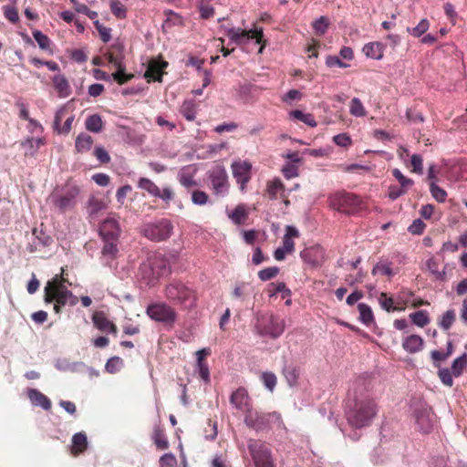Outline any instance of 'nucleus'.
Wrapping results in <instances>:
<instances>
[{"label":"nucleus","instance_id":"nucleus-49","mask_svg":"<svg viewBox=\"0 0 467 467\" xmlns=\"http://www.w3.org/2000/svg\"><path fill=\"white\" fill-rule=\"evenodd\" d=\"M111 78L119 84L124 85L134 78L133 74H128L125 72V67L121 69L116 70L112 73Z\"/></svg>","mask_w":467,"mask_h":467},{"label":"nucleus","instance_id":"nucleus-37","mask_svg":"<svg viewBox=\"0 0 467 467\" xmlns=\"http://www.w3.org/2000/svg\"><path fill=\"white\" fill-rule=\"evenodd\" d=\"M409 317L412 323L420 327H424L431 322L429 314L426 310H419L410 314Z\"/></svg>","mask_w":467,"mask_h":467},{"label":"nucleus","instance_id":"nucleus-27","mask_svg":"<svg viewBox=\"0 0 467 467\" xmlns=\"http://www.w3.org/2000/svg\"><path fill=\"white\" fill-rule=\"evenodd\" d=\"M249 210L244 203L238 204L234 210L228 213V217L232 220L234 223L236 225L244 224V222L248 219Z\"/></svg>","mask_w":467,"mask_h":467},{"label":"nucleus","instance_id":"nucleus-53","mask_svg":"<svg viewBox=\"0 0 467 467\" xmlns=\"http://www.w3.org/2000/svg\"><path fill=\"white\" fill-rule=\"evenodd\" d=\"M279 271L280 269L277 266L267 267L258 272V277L262 281H268L275 277Z\"/></svg>","mask_w":467,"mask_h":467},{"label":"nucleus","instance_id":"nucleus-1","mask_svg":"<svg viewBox=\"0 0 467 467\" xmlns=\"http://www.w3.org/2000/svg\"><path fill=\"white\" fill-rule=\"evenodd\" d=\"M63 275L64 269L62 268L61 275H56L47 283L44 289L45 302L55 303L54 311L57 314H59L66 305L75 306L78 301V297L65 285L68 280Z\"/></svg>","mask_w":467,"mask_h":467},{"label":"nucleus","instance_id":"nucleus-47","mask_svg":"<svg viewBox=\"0 0 467 467\" xmlns=\"http://www.w3.org/2000/svg\"><path fill=\"white\" fill-rule=\"evenodd\" d=\"M111 13L119 19H124L127 16V8L119 0H111L109 3Z\"/></svg>","mask_w":467,"mask_h":467},{"label":"nucleus","instance_id":"nucleus-20","mask_svg":"<svg viewBox=\"0 0 467 467\" xmlns=\"http://www.w3.org/2000/svg\"><path fill=\"white\" fill-rule=\"evenodd\" d=\"M99 234L103 240H118L120 228L114 218H107L99 227Z\"/></svg>","mask_w":467,"mask_h":467},{"label":"nucleus","instance_id":"nucleus-45","mask_svg":"<svg viewBox=\"0 0 467 467\" xmlns=\"http://www.w3.org/2000/svg\"><path fill=\"white\" fill-rule=\"evenodd\" d=\"M32 35L41 49L50 50L51 40L47 35L43 34L39 30H34Z\"/></svg>","mask_w":467,"mask_h":467},{"label":"nucleus","instance_id":"nucleus-2","mask_svg":"<svg viewBox=\"0 0 467 467\" xmlns=\"http://www.w3.org/2000/svg\"><path fill=\"white\" fill-rule=\"evenodd\" d=\"M378 404L370 397L357 399L354 405L347 411L348 424L356 429L369 426L378 414Z\"/></svg>","mask_w":467,"mask_h":467},{"label":"nucleus","instance_id":"nucleus-24","mask_svg":"<svg viewBox=\"0 0 467 467\" xmlns=\"http://www.w3.org/2000/svg\"><path fill=\"white\" fill-rule=\"evenodd\" d=\"M265 193L270 200H275L283 197L285 193V185L279 178H275L267 182Z\"/></svg>","mask_w":467,"mask_h":467},{"label":"nucleus","instance_id":"nucleus-40","mask_svg":"<svg viewBox=\"0 0 467 467\" xmlns=\"http://www.w3.org/2000/svg\"><path fill=\"white\" fill-rule=\"evenodd\" d=\"M430 27V22L428 19L423 18L414 27H407V32L414 37H420L424 35Z\"/></svg>","mask_w":467,"mask_h":467},{"label":"nucleus","instance_id":"nucleus-14","mask_svg":"<svg viewBox=\"0 0 467 467\" xmlns=\"http://www.w3.org/2000/svg\"><path fill=\"white\" fill-rule=\"evenodd\" d=\"M279 420L280 415L277 412L263 413L253 410L244 416L245 424L257 431L267 427L271 421Z\"/></svg>","mask_w":467,"mask_h":467},{"label":"nucleus","instance_id":"nucleus-17","mask_svg":"<svg viewBox=\"0 0 467 467\" xmlns=\"http://www.w3.org/2000/svg\"><path fill=\"white\" fill-rule=\"evenodd\" d=\"M168 62L163 60L160 56L158 58H153L149 61L147 70L144 73V78L148 82L150 80L159 81L162 80L164 69L168 67Z\"/></svg>","mask_w":467,"mask_h":467},{"label":"nucleus","instance_id":"nucleus-28","mask_svg":"<svg viewBox=\"0 0 467 467\" xmlns=\"http://www.w3.org/2000/svg\"><path fill=\"white\" fill-rule=\"evenodd\" d=\"M104 201L96 197H91L88 202L87 211L91 220L97 219L106 209Z\"/></svg>","mask_w":467,"mask_h":467},{"label":"nucleus","instance_id":"nucleus-39","mask_svg":"<svg viewBox=\"0 0 467 467\" xmlns=\"http://www.w3.org/2000/svg\"><path fill=\"white\" fill-rule=\"evenodd\" d=\"M360 321L366 325H369L374 321L373 312L369 306L364 303H360L358 306Z\"/></svg>","mask_w":467,"mask_h":467},{"label":"nucleus","instance_id":"nucleus-57","mask_svg":"<svg viewBox=\"0 0 467 467\" xmlns=\"http://www.w3.org/2000/svg\"><path fill=\"white\" fill-rule=\"evenodd\" d=\"M261 380L270 391L274 390L277 381L275 375L272 372H264L261 375Z\"/></svg>","mask_w":467,"mask_h":467},{"label":"nucleus","instance_id":"nucleus-46","mask_svg":"<svg viewBox=\"0 0 467 467\" xmlns=\"http://www.w3.org/2000/svg\"><path fill=\"white\" fill-rule=\"evenodd\" d=\"M349 112L355 117H364L367 113L361 100L358 98L351 99L349 104Z\"/></svg>","mask_w":467,"mask_h":467},{"label":"nucleus","instance_id":"nucleus-21","mask_svg":"<svg viewBox=\"0 0 467 467\" xmlns=\"http://www.w3.org/2000/svg\"><path fill=\"white\" fill-rule=\"evenodd\" d=\"M94 326L101 332L111 333L116 335L118 332L117 326L110 321L103 311H96L92 316Z\"/></svg>","mask_w":467,"mask_h":467},{"label":"nucleus","instance_id":"nucleus-62","mask_svg":"<svg viewBox=\"0 0 467 467\" xmlns=\"http://www.w3.org/2000/svg\"><path fill=\"white\" fill-rule=\"evenodd\" d=\"M122 364V359L119 357L111 358L106 364V370L109 373H116L119 371V367Z\"/></svg>","mask_w":467,"mask_h":467},{"label":"nucleus","instance_id":"nucleus-51","mask_svg":"<svg viewBox=\"0 0 467 467\" xmlns=\"http://www.w3.org/2000/svg\"><path fill=\"white\" fill-rule=\"evenodd\" d=\"M430 192L432 197L439 202H443L446 200L447 192L445 190L440 188L434 182L430 183Z\"/></svg>","mask_w":467,"mask_h":467},{"label":"nucleus","instance_id":"nucleus-33","mask_svg":"<svg viewBox=\"0 0 467 467\" xmlns=\"http://www.w3.org/2000/svg\"><path fill=\"white\" fill-rule=\"evenodd\" d=\"M165 20L163 22V27H171L173 26H182L183 18L176 12L172 10L164 11Z\"/></svg>","mask_w":467,"mask_h":467},{"label":"nucleus","instance_id":"nucleus-54","mask_svg":"<svg viewBox=\"0 0 467 467\" xmlns=\"http://www.w3.org/2000/svg\"><path fill=\"white\" fill-rule=\"evenodd\" d=\"M94 26L99 32L100 39L104 43H108L111 39V28L104 26L99 20L94 21Z\"/></svg>","mask_w":467,"mask_h":467},{"label":"nucleus","instance_id":"nucleus-60","mask_svg":"<svg viewBox=\"0 0 467 467\" xmlns=\"http://www.w3.org/2000/svg\"><path fill=\"white\" fill-rule=\"evenodd\" d=\"M379 301L384 310L387 312H392L394 306V300L392 297L388 296L386 293H381Z\"/></svg>","mask_w":467,"mask_h":467},{"label":"nucleus","instance_id":"nucleus-56","mask_svg":"<svg viewBox=\"0 0 467 467\" xmlns=\"http://www.w3.org/2000/svg\"><path fill=\"white\" fill-rule=\"evenodd\" d=\"M438 376H439L441 381L445 386L451 387L453 385V379H452L453 374L449 368H439Z\"/></svg>","mask_w":467,"mask_h":467},{"label":"nucleus","instance_id":"nucleus-48","mask_svg":"<svg viewBox=\"0 0 467 467\" xmlns=\"http://www.w3.org/2000/svg\"><path fill=\"white\" fill-rule=\"evenodd\" d=\"M178 181L183 187L187 189L197 185V182L194 180L193 175L184 170L178 174Z\"/></svg>","mask_w":467,"mask_h":467},{"label":"nucleus","instance_id":"nucleus-31","mask_svg":"<svg viewBox=\"0 0 467 467\" xmlns=\"http://www.w3.org/2000/svg\"><path fill=\"white\" fill-rule=\"evenodd\" d=\"M93 144V139L87 133H80L77 136L75 140V150L78 153H84L88 151Z\"/></svg>","mask_w":467,"mask_h":467},{"label":"nucleus","instance_id":"nucleus-23","mask_svg":"<svg viewBox=\"0 0 467 467\" xmlns=\"http://www.w3.org/2000/svg\"><path fill=\"white\" fill-rule=\"evenodd\" d=\"M27 397L33 405L40 406L45 410H49L51 409L52 404L50 400L39 390L36 389H28Z\"/></svg>","mask_w":467,"mask_h":467},{"label":"nucleus","instance_id":"nucleus-41","mask_svg":"<svg viewBox=\"0 0 467 467\" xmlns=\"http://www.w3.org/2000/svg\"><path fill=\"white\" fill-rule=\"evenodd\" d=\"M454 321H455V311L452 309H450L442 314V316L439 319L438 323H439V326L443 330H449L451 327Z\"/></svg>","mask_w":467,"mask_h":467},{"label":"nucleus","instance_id":"nucleus-43","mask_svg":"<svg viewBox=\"0 0 467 467\" xmlns=\"http://www.w3.org/2000/svg\"><path fill=\"white\" fill-rule=\"evenodd\" d=\"M283 373L290 386L296 384L299 376V370L296 367L293 365H287L284 368Z\"/></svg>","mask_w":467,"mask_h":467},{"label":"nucleus","instance_id":"nucleus-36","mask_svg":"<svg viewBox=\"0 0 467 467\" xmlns=\"http://www.w3.org/2000/svg\"><path fill=\"white\" fill-rule=\"evenodd\" d=\"M467 368V354L455 358L451 364V372L454 377H460Z\"/></svg>","mask_w":467,"mask_h":467},{"label":"nucleus","instance_id":"nucleus-34","mask_svg":"<svg viewBox=\"0 0 467 467\" xmlns=\"http://www.w3.org/2000/svg\"><path fill=\"white\" fill-rule=\"evenodd\" d=\"M298 237H299L298 230L295 226L287 225L285 227V234L283 237V244H285V246H288L289 248H291L292 250L295 251L294 239L298 238Z\"/></svg>","mask_w":467,"mask_h":467},{"label":"nucleus","instance_id":"nucleus-29","mask_svg":"<svg viewBox=\"0 0 467 467\" xmlns=\"http://www.w3.org/2000/svg\"><path fill=\"white\" fill-rule=\"evenodd\" d=\"M364 54L372 59H381L384 53V46L380 42H371L363 47Z\"/></svg>","mask_w":467,"mask_h":467},{"label":"nucleus","instance_id":"nucleus-38","mask_svg":"<svg viewBox=\"0 0 467 467\" xmlns=\"http://www.w3.org/2000/svg\"><path fill=\"white\" fill-rule=\"evenodd\" d=\"M291 117L300 120L309 127H316L317 125L314 116L310 113H304L301 110L296 109L290 112Z\"/></svg>","mask_w":467,"mask_h":467},{"label":"nucleus","instance_id":"nucleus-5","mask_svg":"<svg viewBox=\"0 0 467 467\" xmlns=\"http://www.w3.org/2000/svg\"><path fill=\"white\" fill-rule=\"evenodd\" d=\"M330 207L344 213H355L362 205V200L355 193L337 192L328 197Z\"/></svg>","mask_w":467,"mask_h":467},{"label":"nucleus","instance_id":"nucleus-13","mask_svg":"<svg viewBox=\"0 0 467 467\" xmlns=\"http://www.w3.org/2000/svg\"><path fill=\"white\" fill-rule=\"evenodd\" d=\"M79 194V189L76 185L67 186L62 194L52 195V202L61 213L72 209L76 205V199Z\"/></svg>","mask_w":467,"mask_h":467},{"label":"nucleus","instance_id":"nucleus-16","mask_svg":"<svg viewBox=\"0 0 467 467\" xmlns=\"http://www.w3.org/2000/svg\"><path fill=\"white\" fill-rule=\"evenodd\" d=\"M325 250L319 244H315L305 248L300 252V257L305 264L312 268H317L325 262Z\"/></svg>","mask_w":467,"mask_h":467},{"label":"nucleus","instance_id":"nucleus-61","mask_svg":"<svg viewBox=\"0 0 467 467\" xmlns=\"http://www.w3.org/2000/svg\"><path fill=\"white\" fill-rule=\"evenodd\" d=\"M411 167L412 171L416 172L418 174H422L423 172V160L420 155L419 154H413L411 156Z\"/></svg>","mask_w":467,"mask_h":467},{"label":"nucleus","instance_id":"nucleus-63","mask_svg":"<svg viewBox=\"0 0 467 467\" xmlns=\"http://www.w3.org/2000/svg\"><path fill=\"white\" fill-rule=\"evenodd\" d=\"M94 155L103 164L109 163L110 161V156L101 146H97L95 148Z\"/></svg>","mask_w":467,"mask_h":467},{"label":"nucleus","instance_id":"nucleus-19","mask_svg":"<svg viewBox=\"0 0 467 467\" xmlns=\"http://www.w3.org/2000/svg\"><path fill=\"white\" fill-rule=\"evenodd\" d=\"M230 403L245 415L252 410L251 399L244 388H238L232 393Z\"/></svg>","mask_w":467,"mask_h":467},{"label":"nucleus","instance_id":"nucleus-59","mask_svg":"<svg viewBox=\"0 0 467 467\" xmlns=\"http://www.w3.org/2000/svg\"><path fill=\"white\" fill-rule=\"evenodd\" d=\"M333 141L340 147L348 148L352 144L351 138L347 133H340L333 137Z\"/></svg>","mask_w":467,"mask_h":467},{"label":"nucleus","instance_id":"nucleus-3","mask_svg":"<svg viewBox=\"0 0 467 467\" xmlns=\"http://www.w3.org/2000/svg\"><path fill=\"white\" fill-rule=\"evenodd\" d=\"M170 272L168 260L161 254L148 256L140 267V275L148 285H154L159 279Z\"/></svg>","mask_w":467,"mask_h":467},{"label":"nucleus","instance_id":"nucleus-6","mask_svg":"<svg viewBox=\"0 0 467 467\" xmlns=\"http://www.w3.org/2000/svg\"><path fill=\"white\" fill-rule=\"evenodd\" d=\"M173 225L169 219L162 218L153 223H146L142 228L143 235L154 242L167 240L172 233Z\"/></svg>","mask_w":467,"mask_h":467},{"label":"nucleus","instance_id":"nucleus-42","mask_svg":"<svg viewBox=\"0 0 467 467\" xmlns=\"http://www.w3.org/2000/svg\"><path fill=\"white\" fill-rule=\"evenodd\" d=\"M371 274L373 275H387L389 277H391L394 275V272L390 266L389 263H383L379 262L375 265L373 267Z\"/></svg>","mask_w":467,"mask_h":467},{"label":"nucleus","instance_id":"nucleus-50","mask_svg":"<svg viewBox=\"0 0 467 467\" xmlns=\"http://www.w3.org/2000/svg\"><path fill=\"white\" fill-rule=\"evenodd\" d=\"M181 113L187 120L192 121L196 115L194 104L192 101H185L181 108Z\"/></svg>","mask_w":467,"mask_h":467},{"label":"nucleus","instance_id":"nucleus-64","mask_svg":"<svg viewBox=\"0 0 467 467\" xmlns=\"http://www.w3.org/2000/svg\"><path fill=\"white\" fill-rule=\"evenodd\" d=\"M176 463V457L172 453H165L160 459V467H173Z\"/></svg>","mask_w":467,"mask_h":467},{"label":"nucleus","instance_id":"nucleus-15","mask_svg":"<svg viewBox=\"0 0 467 467\" xmlns=\"http://www.w3.org/2000/svg\"><path fill=\"white\" fill-rule=\"evenodd\" d=\"M233 176L241 192H245L246 185L252 178V164L248 161H234L231 165Z\"/></svg>","mask_w":467,"mask_h":467},{"label":"nucleus","instance_id":"nucleus-52","mask_svg":"<svg viewBox=\"0 0 467 467\" xmlns=\"http://www.w3.org/2000/svg\"><path fill=\"white\" fill-rule=\"evenodd\" d=\"M105 244L102 248V254L114 258L118 253L117 240H104Z\"/></svg>","mask_w":467,"mask_h":467},{"label":"nucleus","instance_id":"nucleus-4","mask_svg":"<svg viewBox=\"0 0 467 467\" xmlns=\"http://www.w3.org/2000/svg\"><path fill=\"white\" fill-rule=\"evenodd\" d=\"M165 296L173 304L182 306L185 308L194 306L196 300L194 292L181 282L169 284L165 288Z\"/></svg>","mask_w":467,"mask_h":467},{"label":"nucleus","instance_id":"nucleus-11","mask_svg":"<svg viewBox=\"0 0 467 467\" xmlns=\"http://www.w3.org/2000/svg\"><path fill=\"white\" fill-rule=\"evenodd\" d=\"M226 36L236 45H243L249 39H255L257 44H262L259 48V53L263 52L265 46V44L263 43L264 34L262 29L243 30L241 28H230L227 30Z\"/></svg>","mask_w":467,"mask_h":467},{"label":"nucleus","instance_id":"nucleus-7","mask_svg":"<svg viewBox=\"0 0 467 467\" xmlns=\"http://www.w3.org/2000/svg\"><path fill=\"white\" fill-rule=\"evenodd\" d=\"M138 188L145 191L150 196L161 199L165 206H169L174 199L175 193L170 186L161 189L154 182L149 178L141 177L137 182Z\"/></svg>","mask_w":467,"mask_h":467},{"label":"nucleus","instance_id":"nucleus-25","mask_svg":"<svg viewBox=\"0 0 467 467\" xmlns=\"http://www.w3.org/2000/svg\"><path fill=\"white\" fill-rule=\"evenodd\" d=\"M88 448V439L85 432L80 431L73 435L70 452L73 456L83 453Z\"/></svg>","mask_w":467,"mask_h":467},{"label":"nucleus","instance_id":"nucleus-12","mask_svg":"<svg viewBox=\"0 0 467 467\" xmlns=\"http://www.w3.org/2000/svg\"><path fill=\"white\" fill-rule=\"evenodd\" d=\"M248 449L256 467H275L270 451L265 443L251 440Z\"/></svg>","mask_w":467,"mask_h":467},{"label":"nucleus","instance_id":"nucleus-55","mask_svg":"<svg viewBox=\"0 0 467 467\" xmlns=\"http://www.w3.org/2000/svg\"><path fill=\"white\" fill-rule=\"evenodd\" d=\"M329 25V21L326 16H321L317 20H316L313 24V27L316 31V34L318 36H323Z\"/></svg>","mask_w":467,"mask_h":467},{"label":"nucleus","instance_id":"nucleus-26","mask_svg":"<svg viewBox=\"0 0 467 467\" xmlns=\"http://www.w3.org/2000/svg\"><path fill=\"white\" fill-rule=\"evenodd\" d=\"M52 81L59 98H67L71 94V88L65 76L56 75Z\"/></svg>","mask_w":467,"mask_h":467},{"label":"nucleus","instance_id":"nucleus-58","mask_svg":"<svg viewBox=\"0 0 467 467\" xmlns=\"http://www.w3.org/2000/svg\"><path fill=\"white\" fill-rule=\"evenodd\" d=\"M208 200L209 196L203 191L195 190L192 193V201L194 204L204 205L208 202Z\"/></svg>","mask_w":467,"mask_h":467},{"label":"nucleus","instance_id":"nucleus-32","mask_svg":"<svg viewBox=\"0 0 467 467\" xmlns=\"http://www.w3.org/2000/svg\"><path fill=\"white\" fill-rule=\"evenodd\" d=\"M103 120L100 115L92 114L85 120V128L87 130L94 133H99L103 130Z\"/></svg>","mask_w":467,"mask_h":467},{"label":"nucleus","instance_id":"nucleus-10","mask_svg":"<svg viewBox=\"0 0 467 467\" xmlns=\"http://www.w3.org/2000/svg\"><path fill=\"white\" fill-rule=\"evenodd\" d=\"M257 329L262 336H269L272 338H277L285 331V321L273 315L262 317L258 322Z\"/></svg>","mask_w":467,"mask_h":467},{"label":"nucleus","instance_id":"nucleus-9","mask_svg":"<svg viewBox=\"0 0 467 467\" xmlns=\"http://www.w3.org/2000/svg\"><path fill=\"white\" fill-rule=\"evenodd\" d=\"M210 189L216 196L224 197L229 192L230 184L225 169L222 166L213 168L208 175Z\"/></svg>","mask_w":467,"mask_h":467},{"label":"nucleus","instance_id":"nucleus-22","mask_svg":"<svg viewBox=\"0 0 467 467\" xmlns=\"http://www.w3.org/2000/svg\"><path fill=\"white\" fill-rule=\"evenodd\" d=\"M424 339L419 335H410L405 337L402 340L403 349L410 354L421 351L424 348Z\"/></svg>","mask_w":467,"mask_h":467},{"label":"nucleus","instance_id":"nucleus-44","mask_svg":"<svg viewBox=\"0 0 467 467\" xmlns=\"http://www.w3.org/2000/svg\"><path fill=\"white\" fill-rule=\"evenodd\" d=\"M427 267L430 272L433 275L435 279L444 281L446 279V273L444 270H439V264L434 258H430L427 261Z\"/></svg>","mask_w":467,"mask_h":467},{"label":"nucleus","instance_id":"nucleus-18","mask_svg":"<svg viewBox=\"0 0 467 467\" xmlns=\"http://www.w3.org/2000/svg\"><path fill=\"white\" fill-rule=\"evenodd\" d=\"M417 429L422 433H430L432 431L435 416L430 409L422 408L415 411Z\"/></svg>","mask_w":467,"mask_h":467},{"label":"nucleus","instance_id":"nucleus-8","mask_svg":"<svg viewBox=\"0 0 467 467\" xmlns=\"http://www.w3.org/2000/svg\"><path fill=\"white\" fill-rule=\"evenodd\" d=\"M146 313L152 320L171 327L177 319L176 311L165 303H154L148 306Z\"/></svg>","mask_w":467,"mask_h":467},{"label":"nucleus","instance_id":"nucleus-30","mask_svg":"<svg viewBox=\"0 0 467 467\" xmlns=\"http://www.w3.org/2000/svg\"><path fill=\"white\" fill-rule=\"evenodd\" d=\"M151 439L158 450H166L169 448V441L165 435V431L161 425L154 427Z\"/></svg>","mask_w":467,"mask_h":467},{"label":"nucleus","instance_id":"nucleus-35","mask_svg":"<svg viewBox=\"0 0 467 467\" xmlns=\"http://www.w3.org/2000/svg\"><path fill=\"white\" fill-rule=\"evenodd\" d=\"M216 0H198V9L202 19H209L213 16L214 9L211 3Z\"/></svg>","mask_w":467,"mask_h":467}]
</instances>
